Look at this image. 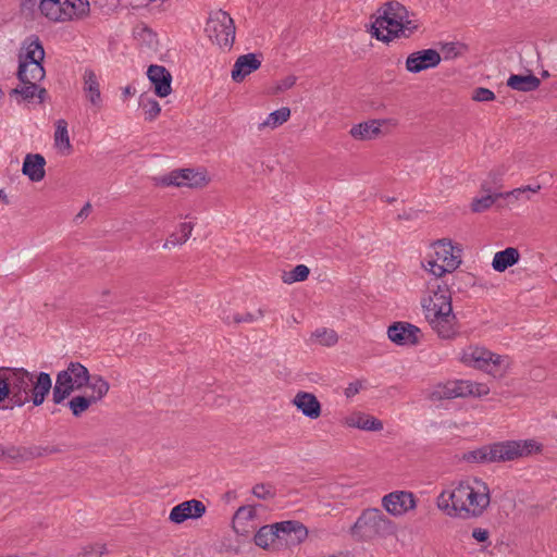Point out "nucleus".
<instances>
[{
  "mask_svg": "<svg viewBox=\"0 0 557 557\" xmlns=\"http://www.w3.org/2000/svg\"><path fill=\"white\" fill-rule=\"evenodd\" d=\"M432 246L435 257L422 265L435 277L428 284L431 295L423 299L422 307L432 330L441 338L451 339L458 334V323L453 312L450 284L448 280L440 282V277L459 268L462 250L448 238L438 239Z\"/></svg>",
  "mask_w": 557,
  "mask_h": 557,
  "instance_id": "1",
  "label": "nucleus"
},
{
  "mask_svg": "<svg viewBox=\"0 0 557 557\" xmlns=\"http://www.w3.org/2000/svg\"><path fill=\"white\" fill-rule=\"evenodd\" d=\"M491 503L490 487L481 479L461 481L453 490H445L436 500L437 507L448 516L478 518L483 515Z\"/></svg>",
  "mask_w": 557,
  "mask_h": 557,
  "instance_id": "2",
  "label": "nucleus"
},
{
  "mask_svg": "<svg viewBox=\"0 0 557 557\" xmlns=\"http://www.w3.org/2000/svg\"><path fill=\"white\" fill-rule=\"evenodd\" d=\"M3 373L9 381L10 400L17 407L30 400L36 407L42 405L52 388V380L46 372L34 374L24 368H5Z\"/></svg>",
  "mask_w": 557,
  "mask_h": 557,
  "instance_id": "3",
  "label": "nucleus"
},
{
  "mask_svg": "<svg viewBox=\"0 0 557 557\" xmlns=\"http://www.w3.org/2000/svg\"><path fill=\"white\" fill-rule=\"evenodd\" d=\"M394 533V522L379 508L364 509L351 527L352 536L363 541L386 537Z\"/></svg>",
  "mask_w": 557,
  "mask_h": 557,
  "instance_id": "4",
  "label": "nucleus"
},
{
  "mask_svg": "<svg viewBox=\"0 0 557 557\" xmlns=\"http://www.w3.org/2000/svg\"><path fill=\"white\" fill-rule=\"evenodd\" d=\"M488 393L490 388L484 383H476L467 380H456L436 384L428 394V398L431 401H440L458 397H481L487 395Z\"/></svg>",
  "mask_w": 557,
  "mask_h": 557,
  "instance_id": "5",
  "label": "nucleus"
},
{
  "mask_svg": "<svg viewBox=\"0 0 557 557\" xmlns=\"http://www.w3.org/2000/svg\"><path fill=\"white\" fill-rule=\"evenodd\" d=\"M407 9L397 1H388L376 10L374 22L371 24V35L380 41L388 44L392 35L388 28H395L406 17Z\"/></svg>",
  "mask_w": 557,
  "mask_h": 557,
  "instance_id": "6",
  "label": "nucleus"
},
{
  "mask_svg": "<svg viewBox=\"0 0 557 557\" xmlns=\"http://www.w3.org/2000/svg\"><path fill=\"white\" fill-rule=\"evenodd\" d=\"M493 462L512 461L532 454H541L543 445L537 441L530 440H511L491 444Z\"/></svg>",
  "mask_w": 557,
  "mask_h": 557,
  "instance_id": "7",
  "label": "nucleus"
},
{
  "mask_svg": "<svg viewBox=\"0 0 557 557\" xmlns=\"http://www.w3.org/2000/svg\"><path fill=\"white\" fill-rule=\"evenodd\" d=\"M235 30L233 18L223 10L211 13L207 21L206 32L209 38L221 48L230 50L233 47Z\"/></svg>",
  "mask_w": 557,
  "mask_h": 557,
  "instance_id": "8",
  "label": "nucleus"
},
{
  "mask_svg": "<svg viewBox=\"0 0 557 557\" xmlns=\"http://www.w3.org/2000/svg\"><path fill=\"white\" fill-rule=\"evenodd\" d=\"M462 360L465 363L479 370L485 371L488 374H492L494 377L502 376L504 374V357L493 354L485 348L475 347L471 349V351L465 352Z\"/></svg>",
  "mask_w": 557,
  "mask_h": 557,
  "instance_id": "9",
  "label": "nucleus"
},
{
  "mask_svg": "<svg viewBox=\"0 0 557 557\" xmlns=\"http://www.w3.org/2000/svg\"><path fill=\"white\" fill-rule=\"evenodd\" d=\"M209 181L205 171H195L194 169L174 170L160 178V183L164 186H187L189 188H202L209 184Z\"/></svg>",
  "mask_w": 557,
  "mask_h": 557,
  "instance_id": "10",
  "label": "nucleus"
},
{
  "mask_svg": "<svg viewBox=\"0 0 557 557\" xmlns=\"http://www.w3.org/2000/svg\"><path fill=\"white\" fill-rule=\"evenodd\" d=\"M442 61L440 52L435 49H422L410 53L406 59V70L418 74L422 71L436 67Z\"/></svg>",
  "mask_w": 557,
  "mask_h": 557,
  "instance_id": "11",
  "label": "nucleus"
},
{
  "mask_svg": "<svg viewBox=\"0 0 557 557\" xmlns=\"http://www.w3.org/2000/svg\"><path fill=\"white\" fill-rule=\"evenodd\" d=\"M382 506L393 516H401L417 506V500L411 492L395 491L382 498Z\"/></svg>",
  "mask_w": 557,
  "mask_h": 557,
  "instance_id": "12",
  "label": "nucleus"
},
{
  "mask_svg": "<svg viewBox=\"0 0 557 557\" xmlns=\"http://www.w3.org/2000/svg\"><path fill=\"white\" fill-rule=\"evenodd\" d=\"M420 329L409 322H394L387 329L388 338L399 346H413L419 343Z\"/></svg>",
  "mask_w": 557,
  "mask_h": 557,
  "instance_id": "13",
  "label": "nucleus"
},
{
  "mask_svg": "<svg viewBox=\"0 0 557 557\" xmlns=\"http://www.w3.org/2000/svg\"><path fill=\"white\" fill-rule=\"evenodd\" d=\"M206 512V506L202 502L190 499L183 502L172 508L169 519L176 523H183L187 519L201 518Z\"/></svg>",
  "mask_w": 557,
  "mask_h": 557,
  "instance_id": "14",
  "label": "nucleus"
},
{
  "mask_svg": "<svg viewBox=\"0 0 557 557\" xmlns=\"http://www.w3.org/2000/svg\"><path fill=\"white\" fill-rule=\"evenodd\" d=\"M83 91L87 101L98 111L102 108V95L99 76L91 69H85L83 73Z\"/></svg>",
  "mask_w": 557,
  "mask_h": 557,
  "instance_id": "15",
  "label": "nucleus"
},
{
  "mask_svg": "<svg viewBox=\"0 0 557 557\" xmlns=\"http://www.w3.org/2000/svg\"><path fill=\"white\" fill-rule=\"evenodd\" d=\"M147 76L154 87V94L164 98L172 92V75L162 65H150L147 71Z\"/></svg>",
  "mask_w": 557,
  "mask_h": 557,
  "instance_id": "16",
  "label": "nucleus"
},
{
  "mask_svg": "<svg viewBox=\"0 0 557 557\" xmlns=\"http://www.w3.org/2000/svg\"><path fill=\"white\" fill-rule=\"evenodd\" d=\"M292 404L307 418L315 420L321 417L322 406L317 396L308 392H298Z\"/></svg>",
  "mask_w": 557,
  "mask_h": 557,
  "instance_id": "17",
  "label": "nucleus"
},
{
  "mask_svg": "<svg viewBox=\"0 0 557 557\" xmlns=\"http://www.w3.org/2000/svg\"><path fill=\"white\" fill-rule=\"evenodd\" d=\"M57 375L62 379H67L70 382H65L69 385H73L75 391H81L89 384L91 375L88 369L81 362H70L65 370L60 371Z\"/></svg>",
  "mask_w": 557,
  "mask_h": 557,
  "instance_id": "18",
  "label": "nucleus"
},
{
  "mask_svg": "<svg viewBox=\"0 0 557 557\" xmlns=\"http://www.w3.org/2000/svg\"><path fill=\"white\" fill-rule=\"evenodd\" d=\"M261 66V60L255 53L239 55L233 66L231 76L236 83H242L248 75Z\"/></svg>",
  "mask_w": 557,
  "mask_h": 557,
  "instance_id": "19",
  "label": "nucleus"
},
{
  "mask_svg": "<svg viewBox=\"0 0 557 557\" xmlns=\"http://www.w3.org/2000/svg\"><path fill=\"white\" fill-rule=\"evenodd\" d=\"M281 528L277 523L261 527L255 535V544L263 549L274 547L277 542L283 541Z\"/></svg>",
  "mask_w": 557,
  "mask_h": 557,
  "instance_id": "20",
  "label": "nucleus"
},
{
  "mask_svg": "<svg viewBox=\"0 0 557 557\" xmlns=\"http://www.w3.org/2000/svg\"><path fill=\"white\" fill-rule=\"evenodd\" d=\"M45 165L46 160L41 154L28 153L24 159L22 172L32 182H39L45 177Z\"/></svg>",
  "mask_w": 557,
  "mask_h": 557,
  "instance_id": "21",
  "label": "nucleus"
},
{
  "mask_svg": "<svg viewBox=\"0 0 557 557\" xmlns=\"http://www.w3.org/2000/svg\"><path fill=\"white\" fill-rule=\"evenodd\" d=\"M17 78L23 85L37 84L45 78L46 72L42 63L20 62Z\"/></svg>",
  "mask_w": 557,
  "mask_h": 557,
  "instance_id": "22",
  "label": "nucleus"
},
{
  "mask_svg": "<svg viewBox=\"0 0 557 557\" xmlns=\"http://www.w3.org/2000/svg\"><path fill=\"white\" fill-rule=\"evenodd\" d=\"M385 123L384 120H369L367 122L354 125L349 134L357 140H371L376 138L381 133V126Z\"/></svg>",
  "mask_w": 557,
  "mask_h": 557,
  "instance_id": "23",
  "label": "nucleus"
},
{
  "mask_svg": "<svg viewBox=\"0 0 557 557\" xmlns=\"http://www.w3.org/2000/svg\"><path fill=\"white\" fill-rule=\"evenodd\" d=\"M277 525H282L281 532L285 543L299 544L308 536L307 528L298 521L277 522Z\"/></svg>",
  "mask_w": 557,
  "mask_h": 557,
  "instance_id": "24",
  "label": "nucleus"
},
{
  "mask_svg": "<svg viewBox=\"0 0 557 557\" xmlns=\"http://www.w3.org/2000/svg\"><path fill=\"white\" fill-rule=\"evenodd\" d=\"M44 453L38 447H23L11 445L5 447V459L13 462H25L41 457Z\"/></svg>",
  "mask_w": 557,
  "mask_h": 557,
  "instance_id": "25",
  "label": "nucleus"
},
{
  "mask_svg": "<svg viewBox=\"0 0 557 557\" xmlns=\"http://www.w3.org/2000/svg\"><path fill=\"white\" fill-rule=\"evenodd\" d=\"M507 86L517 91H534L540 85L541 81L533 74L529 75H518L511 74L507 79Z\"/></svg>",
  "mask_w": 557,
  "mask_h": 557,
  "instance_id": "26",
  "label": "nucleus"
},
{
  "mask_svg": "<svg viewBox=\"0 0 557 557\" xmlns=\"http://www.w3.org/2000/svg\"><path fill=\"white\" fill-rule=\"evenodd\" d=\"M346 424L350 428H357L366 431H381L383 423L381 420L366 413L357 412L346 419Z\"/></svg>",
  "mask_w": 557,
  "mask_h": 557,
  "instance_id": "27",
  "label": "nucleus"
},
{
  "mask_svg": "<svg viewBox=\"0 0 557 557\" xmlns=\"http://www.w3.org/2000/svg\"><path fill=\"white\" fill-rule=\"evenodd\" d=\"M519 251L517 248L508 247L505 250L495 253L492 265L497 272H504L509 267L519 261Z\"/></svg>",
  "mask_w": 557,
  "mask_h": 557,
  "instance_id": "28",
  "label": "nucleus"
},
{
  "mask_svg": "<svg viewBox=\"0 0 557 557\" xmlns=\"http://www.w3.org/2000/svg\"><path fill=\"white\" fill-rule=\"evenodd\" d=\"M54 146L63 154H70L73 149L67 131V122L63 119L55 122Z\"/></svg>",
  "mask_w": 557,
  "mask_h": 557,
  "instance_id": "29",
  "label": "nucleus"
},
{
  "mask_svg": "<svg viewBox=\"0 0 557 557\" xmlns=\"http://www.w3.org/2000/svg\"><path fill=\"white\" fill-rule=\"evenodd\" d=\"M257 517V511L253 506H242L239 507L233 517V529L236 533L248 532L245 528V522L253 521Z\"/></svg>",
  "mask_w": 557,
  "mask_h": 557,
  "instance_id": "30",
  "label": "nucleus"
},
{
  "mask_svg": "<svg viewBox=\"0 0 557 557\" xmlns=\"http://www.w3.org/2000/svg\"><path fill=\"white\" fill-rule=\"evenodd\" d=\"M419 29V23L416 20L409 18V12L407 11L406 17L395 28H388V33L394 38H409Z\"/></svg>",
  "mask_w": 557,
  "mask_h": 557,
  "instance_id": "31",
  "label": "nucleus"
},
{
  "mask_svg": "<svg viewBox=\"0 0 557 557\" xmlns=\"http://www.w3.org/2000/svg\"><path fill=\"white\" fill-rule=\"evenodd\" d=\"M290 117V109L288 107H282L278 110L271 112L267 120L259 125V129L263 128H276L287 122Z\"/></svg>",
  "mask_w": 557,
  "mask_h": 557,
  "instance_id": "32",
  "label": "nucleus"
},
{
  "mask_svg": "<svg viewBox=\"0 0 557 557\" xmlns=\"http://www.w3.org/2000/svg\"><path fill=\"white\" fill-rule=\"evenodd\" d=\"M462 459L474 463H494L491 450V444L479 447L463 454Z\"/></svg>",
  "mask_w": 557,
  "mask_h": 557,
  "instance_id": "33",
  "label": "nucleus"
},
{
  "mask_svg": "<svg viewBox=\"0 0 557 557\" xmlns=\"http://www.w3.org/2000/svg\"><path fill=\"white\" fill-rule=\"evenodd\" d=\"M45 59V49L38 38L29 42L25 54H20V62L42 63Z\"/></svg>",
  "mask_w": 557,
  "mask_h": 557,
  "instance_id": "34",
  "label": "nucleus"
},
{
  "mask_svg": "<svg viewBox=\"0 0 557 557\" xmlns=\"http://www.w3.org/2000/svg\"><path fill=\"white\" fill-rule=\"evenodd\" d=\"M61 0H40L39 10L42 15L53 22H61ZM64 4V1H63Z\"/></svg>",
  "mask_w": 557,
  "mask_h": 557,
  "instance_id": "35",
  "label": "nucleus"
},
{
  "mask_svg": "<svg viewBox=\"0 0 557 557\" xmlns=\"http://www.w3.org/2000/svg\"><path fill=\"white\" fill-rule=\"evenodd\" d=\"M64 382H69L67 379H62L60 375H57L55 384L52 388V400L57 405L62 404L73 392H75L73 385H69Z\"/></svg>",
  "mask_w": 557,
  "mask_h": 557,
  "instance_id": "36",
  "label": "nucleus"
},
{
  "mask_svg": "<svg viewBox=\"0 0 557 557\" xmlns=\"http://www.w3.org/2000/svg\"><path fill=\"white\" fill-rule=\"evenodd\" d=\"M311 338L321 346L332 347L337 344L338 335L332 329L319 327L312 334Z\"/></svg>",
  "mask_w": 557,
  "mask_h": 557,
  "instance_id": "37",
  "label": "nucleus"
},
{
  "mask_svg": "<svg viewBox=\"0 0 557 557\" xmlns=\"http://www.w3.org/2000/svg\"><path fill=\"white\" fill-rule=\"evenodd\" d=\"M94 404L96 401L91 396L77 395L67 403V406L74 417H81Z\"/></svg>",
  "mask_w": 557,
  "mask_h": 557,
  "instance_id": "38",
  "label": "nucleus"
},
{
  "mask_svg": "<svg viewBox=\"0 0 557 557\" xmlns=\"http://www.w3.org/2000/svg\"><path fill=\"white\" fill-rule=\"evenodd\" d=\"M86 387H90L92 389V394L90 396L95 398L96 403H98L108 394L110 384L101 375H91L89 384Z\"/></svg>",
  "mask_w": 557,
  "mask_h": 557,
  "instance_id": "39",
  "label": "nucleus"
},
{
  "mask_svg": "<svg viewBox=\"0 0 557 557\" xmlns=\"http://www.w3.org/2000/svg\"><path fill=\"white\" fill-rule=\"evenodd\" d=\"M503 196H504L503 193H497L494 195H486L481 198H474L471 202V210L475 213L483 212V211L490 209L495 203V201L498 198H502Z\"/></svg>",
  "mask_w": 557,
  "mask_h": 557,
  "instance_id": "40",
  "label": "nucleus"
},
{
  "mask_svg": "<svg viewBox=\"0 0 557 557\" xmlns=\"http://www.w3.org/2000/svg\"><path fill=\"white\" fill-rule=\"evenodd\" d=\"M310 270L305 264L296 265L292 271L284 273L283 282L286 284H293L295 282H302L308 278Z\"/></svg>",
  "mask_w": 557,
  "mask_h": 557,
  "instance_id": "41",
  "label": "nucleus"
},
{
  "mask_svg": "<svg viewBox=\"0 0 557 557\" xmlns=\"http://www.w3.org/2000/svg\"><path fill=\"white\" fill-rule=\"evenodd\" d=\"M467 50L468 47L460 42H447L442 46L445 60L456 59L462 55Z\"/></svg>",
  "mask_w": 557,
  "mask_h": 557,
  "instance_id": "42",
  "label": "nucleus"
},
{
  "mask_svg": "<svg viewBox=\"0 0 557 557\" xmlns=\"http://www.w3.org/2000/svg\"><path fill=\"white\" fill-rule=\"evenodd\" d=\"M252 494L259 499H271L275 496V490L271 484L259 483L252 487Z\"/></svg>",
  "mask_w": 557,
  "mask_h": 557,
  "instance_id": "43",
  "label": "nucleus"
},
{
  "mask_svg": "<svg viewBox=\"0 0 557 557\" xmlns=\"http://www.w3.org/2000/svg\"><path fill=\"white\" fill-rule=\"evenodd\" d=\"M37 84H27L22 87L14 88L10 91V96H21L23 100H30L36 96Z\"/></svg>",
  "mask_w": 557,
  "mask_h": 557,
  "instance_id": "44",
  "label": "nucleus"
},
{
  "mask_svg": "<svg viewBox=\"0 0 557 557\" xmlns=\"http://www.w3.org/2000/svg\"><path fill=\"white\" fill-rule=\"evenodd\" d=\"M90 7L87 0L79 1L73 4V9L71 11L72 20H81L86 17L89 14Z\"/></svg>",
  "mask_w": 557,
  "mask_h": 557,
  "instance_id": "45",
  "label": "nucleus"
},
{
  "mask_svg": "<svg viewBox=\"0 0 557 557\" xmlns=\"http://www.w3.org/2000/svg\"><path fill=\"white\" fill-rule=\"evenodd\" d=\"M471 98L478 102H488L495 100V94L488 88L478 87L473 90Z\"/></svg>",
  "mask_w": 557,
  "mask_h": 557,
  "instance_id": "46",
  "label": "nucleus"
},
{
  "mask_svg": "<svg viewBox=\"0 0 557 557\" xmlns=\"http://www.w3.org/2000/svg\"><path fill=\"white\" fill-rule=\"evenodd\" d=\"M145 107H147L145 111L146 119L149 121L154 120L161 112V107L157 100H149Z\"/></svg>",
  "mask_w": 557,
  "mask_h": 557,
  "instance_id": "47",
  "label": "nucleus"
},
{
  "mask_svg": "<svg viewBox=\"0 0 557 557\" xmlns=\"http://www.w3.org/2000/svg\"><path fill=\"white\" fill-rule=\"evenodd\" d=\"M4 369H0V403L5 398L10 399L9 381H7V375L3 373Z\"/></svg>",
  "mask_w": 557,
  "mask_h": 557,
  "instance_id": "48",
  "label": "nucleus"
},
{
  "mask_svg": "<svg viewBox=\"0 0 557 557\" xmlns=\"http://www.w3.org/2000/svg\"><path fill=\"white\" fill-rule=\"evenodd\" d=\"M296 81H297V77L294 75L286 76L284 79H282L277 84V86L275 88V94L290 89L296 84Z\"/></svg>",
  "mask_w": 557,
  "mask_h": 557,
  "instance_id": "49",
  "label": "nucleus"
},
{
  "mask_svg": "<svg viewBox=\"0 0 557 557\" xmlns=\"http://www.w3.org/2000/svg\"><path fill=\"white\" fill-rule=\"evenodd\" d=\"M225 322L227 324H230L231 322H234V323H242V322H246V323H250L252 321H255V315L252 313H245V314H239V313H236L232 317V320L227 317L226 319H224Z\"/></svg>",
  "mask_w": 557,
  "mask_h": 557,
  "instance_id": "50",
  "label": "nucleus"
},
{
  "mask_svg": "<svg viewBox=\"0 0 557 557\" xmlns=\"http://www.w3.org/2000/svg\"><path fill=\"white\" fill-rule=\"evenodd\" d=\"M183 244H185V242L182 240L181 235H178L177 233H172L163 244V249H170L171 247Z\"/></svg>",
  "mask_w": 557,
  "mask_h": 557,
  "instance_id": "51",
  "label": "nucleus"
},
{
  "mask_svg": "<svg viewBox=\"0 0 557 557\" xmlns=\"http://www.w3.org/2000/svg\"><path fill=\"white\" fill-rule=\"evenodd\" d=\"M61 1L63 2V0ZM60 7L62 11L61 22L72 21L71 11L73 9V3L71 0H64V4L62 3Z\"/></svg>",
  "mask_w": 557,
  "mask_h": 557,
  "instance_id": "52",
  "label": "nucleus"
},
{
  "mask_svg": "<svg viewBox=\"0 0 557 557\" xmlns=\"http://www.w3.org/2000/svg\"><path fill=\"white\" fill-rule=\"evenodd\" d=\"M193 230H194V225L191 223H187V222L181 223L180 231L182 233V235H181L182 240H184L186 243L188 240V238L190 237Z\"/></svg>",
  "mask_w": 557,
  "mask_h": 557,
  "instance_id": "53",
  "label": "nucleus"
},
{
  "mask_svg": "<svg viewBox=\"0 0 557 557\" xmlns=\"http://www.w3.org/2000/svg\"><path fill=\"white\" fill-rule=\"evenodd\" d=\"M488 531L485 529L476 528L472 532L473 539H475L478 542H485L488 540Z\"/></svg>",
  "mask_w": 557,
  "mask_h": 557,
  "instance_id": "54",
  "label": "nucleus"
},
{
  "mask_svg": "<svg viewBox=\"0 0 557 557\" xmlns=\"http://www.w3.org/2000/svg\"><path fill=\"white\" fill-rule=\"evenodd\" d=\"M359 389H360V383L359 382L350 383L345 388V395H346V397H352V396H355L356 394L359 393Z\"/></svg>",
  "mask_w": 557,
  "mask_h": 557,
  "instance_id": "55",
  "label": "nucleus"
},
{
  "mask_svg": "<svg viewBox=\"0 0 557 557\" xmlns=\"http://www.w3.org/2000/svg\"><path fill=\"white\" fill-rule=\"evenodd\" d=\"M47 95H48V92H47L46 88H44V87H39V86L37 85V91H36V96H35V97H37V98H38L39 103L45 102V100H46V98H47Z\"/></svg>",
  "mask_w": 557,
  "mask_h": 557,
  "instance_id": "56",
  "label": "nucleus"
},
{
  "mask_svg": "<svg viewBox=\"0 0 557 557\" xmlns=\"http://www.w3.org/2000/svg\"><path fill=\"white\" fill-rule=\"evenodd\" d=\"M523 193H525V189H522V187H521V188H516V189H513V190H511V191L503 193V194H504V196H503L502 198H508V197H511V196H512V197H515L516 199H518V198H519V196H520L521 194H523Z\"/></svg>",
  "mask_w": 557,
  "mask_h": 557,
  "instance_id": "57",
  "label": "nucleus"
},
{
  "mask_svg": "<svg viewBox=\"0 0 557 557\" xmlns=\"http://www.w3.org/2000/svg\"><path fill=\"white\" fill-rule=\"evenodd\" d=\"M91 210L90 203H86L79 211V213L76 215L77 219L87 216Z\"/></svg>",
  "mask_w": 557,
  "mask_h": 557,
  "instance_id": "58",
  "label": "nucleus"
},
{
  "mask_svg": "<svg viewBox=\"0 0 557 557\" xmlns=\"http://www.w3.org/2000/svg\"><path fill=\"white\" fill-rule=\"evenodd\" d=\"M135 94V89L132 88L131 86H126L124 89H123V95L125 97H128V96H132Z\"/></svg>",
  "mask_w": 557,
  "mask_h": 557,
  "instance_id": "59",
  "label": "nucleus"
},
{
  "mask_svg": "<svg viewBox=\"0 0 557 557\" xmlns=\"http://www.w3.org/2000/svg\"><path fill=\"white\" fill-rule=\"evenodd\" d=\"M522 189H525V191L537 193L541 189V185H535L534 187L525 186V187H522Z\"/></svg>",
  "mask_w": 557,
  "mask_h": 557,
  "instance_id": "60",
  "label": "nucleus"
},
{
  "mask_svg": "<svg viewBox=\"0 0 557 557\" xmlns=\"http://www.w3.org/2000/svg\"><path fill=\"white\" fill-rule=\"evenodd\" d=\"M5 459V447L0 445V460Z\"/></svg>",
  "mask_w": 557,
  "mask_h": 557,
  "instance_id": "61",
  "label": "nucleus"
},
{
  "mask_svg": "<svg viewBox=\"0 0 557 557\" xmlns=\"http://www.w3.org/2000/svg\"><path fill=\"white\" fill-rule=\"evenodd\" d=\"M541 75L543 78H547V77H549L550 74L548 71L544 70V71H542Z\"/></svg>",
  "mask_w": 557,
  "mask_h": 557,
  "instance_id": "62",
  "label": "nucleus"
},
{
  "mask_svg": "<svg viewBox=\"0 0 557 557\" xmlns=\"http://www.w3.org/2000/svg\"><path fill=\"white\" fill-rule=\"evenodd\" d=\"M102 297H106V296H109L110 295V290L109 289H104L102 293H101Z\"/></svg>",
  "mask_w": 557,
  "mask_h": 557,
  "instance_id": "63",
  "label": "nucleus"
},
{
  "mask_svg": "<svg viewBox=\"0 0 557 557\" xmlns=\"http://www.w3.org/2000/svg\"><path fill=\"white\" fill-rule=\"evenodd\" d=\"M259 315H263V311L261 309L258 310Z\"/></svg>",
  "mask_w": 557,
  "mask_h": 557,
  "instance_id": "64",
  "label": "nucleus"
}]
</instances>
